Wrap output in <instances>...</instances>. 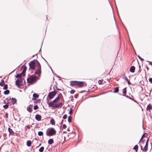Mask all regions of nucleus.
<instances>
[{
	"mask_svg": "<svg viewBox=\"0 0 152 152\" xmlns=\"http://www.w3.org/2000/svg\"><path fill=\"white\" fill-rule=\"evenodd\" d=\"M56 131L53 128H50L47 131L46 134L47 135L50 136L56 134Z\"/></svg>",
	"mask_w": 152,
	"mask_h": 152,
	"instance_id": "f257e3e1",
	"label": "nucleus"
},
{
	"mask_svg": "<svg viewBox=\"0 0 152 152\" xmlns=\"http://www.w3.org/2000/svg\"><path fill=\"white\" fill-rule=\"evenodd\" d=\"M127 81V82L129 84H130V81L129 80H128V81Z\"/></svg>",
	"mask_w": 152,
	"mask_h": 152,
	"instance_id": "09e8293b",
	"label": "nucleus"
},
{
	"mask_svg": "<svg viewBox=\"0 0 152 152\" xmlns=\"http://www.w3.org/2000/svg\"><path fill=\"white\" fill-rule=\"evenodd\" d=\"M34 110H36L38 108V107L37 105H35L34 106Z\"/></svg>",
	"mask_w": 152,
	"mask_h": 152,
	"instance_id": "f704fd0d",
	"label": "nucleus"
},
{
	"mask_svg": "<svg viewBox=\"0 0 152 152\" xmlns=\"http://www.w3.org/2000/svg\"><path fill=\"white\" fill-rule=\"evenodd\" d=\"M148 141H149V140L148 139L147 141H146V144H145V146H148Z\"/></svg>",
	"mask_w": 152,
	"mask_h": 152,
	"instance_id": "58836bf2",
	"label": "nucleus"
},
{
	"mask_svg": "<svg viewBox=\"0 0 152 152\" xmlns=\"http://www.w3.org/2000/svg\"><path fill=\"white\" fill-rule=\"evenodd\" d=\"M27 110L30 112H31V107H28L27 108Z\"/></svg>",
	"mask_w": 152,
	"mask_h": 152,
	"instance_id": "c756f323",
	"label": "nucleus"
},
{
	"mask_svg": "<svg viewBox=\"0 0 152 152\" xmlns=\"http://www.w3.org/2000/svg\"><path fill=\"white\" fill-rule=\"evenodd\" d=\"M54 89L56 90H57V88H58L57 87V86H55V87H54Z\"/></svg>",
	"mask_w": 152,
	"mask_h": 152,
	"instance_id": "49530a36",
	"label": "nucleus"
},
{
	"mask_svg": "<svg viewBox=\"0 0 152 152\" xmlns=\"http://www.w3.org/2000/svg\"><path fill=\"white\" fill-rule=\"evenodd\" d=\"M56 93L54 92H51L49 93L48 96L50 99H52L55 96Z\"/></svg>",
	"mask_w": 152,
	"mask_h": 152,
	"instance_id": "0eeeda50",
	"label": "nucleus"
},
{
	"mask_svg": "<svg viewBox=\"0 0 152 152\" xmlns=\"http://www.w3.org/2000/svg\"><path fill=\"white\" fill-rule=\"evenodd\" d=\"M8 106H9L7 104L5 105H4L3 106V107L4 108L6 109V108H7L8 107Z\"/></svg>",
	"mask_w": 152,
	"mask_h": 152,
	"instance_id": "473e14b6",
	"label": "nucleus"
},
{
	"mask_svg": "<svg viewBox=\"0 0 152 152\" xmlns=\"http://www.w3.org/2000/svg\"><path fill=\"white\" fill-rule=\"evenodd\" d=\"M39 95L36 94L34 93L33 94V97H34L36 98H38L39 97Z\"/></svg>",
	"mask_w": 152,
	"mask_h": 152,
	"instance_id": "cd10ccee",
	"label": "nucleus"
},
{
	"mask_svg": "<svg viewBox=\"0 0 152 152\" xmlns=\"http://www.w3.org/2000/svg\"><path fill=\"white\" fill-rule=\"evenodd\" d=\"M75 92V90H71V91H70V93L71 94H74Z\"/></svg>",
	"mask_w": 152,
	"mask_h": 152,
	"instance_id": "e433bc0d",
	"label": "nucleus"
},
{
	"mask_svg": "<svg viewBox=\"0 0 152 152\" xmlns=\"http://www.w3.org/2000/svg\"><path fill=\"white\" fill-rule=\"evenodd\" d=\"M148 147V146H147L145 145L144 148V149H143L142 147L141 146V149L142 150H143L144 151L146 152L147 150Z\"/></svg>",
	"mask_w": 152,
	"mask_h": 152,
	"instance_id": "2eb2a0df",
	"label": "nucleus"
},
{
	"mask_svg": "<svg viewBox=\"0 0 152 152\" xmlns=\"http://www.w3.org/2000/svg\"><path fill=\"white\" fill-rule=\"evenodd\" d=\"M132 100H134V99H132Z\"/></svg>",
	"mask_w": 152,
	"mask_h": 152,
	"instance_id": "5fc2aeb1",
	"label": "nucleus"
},
{
	"mask_svg": "<svg viewBox=\"0 0 152 152\" xmlns=\"http://www.w3.org/2000/svg\"><path fill=\"white\" fill-rule=\"evenodd\" d=\"M72 109H71L70 110H69V114H72Z\"/></svg>",
	"mask_w": 152,
	"mask_h": 152,
	"instance_id": "a19ab883",
	"label": "nucleus"
},
{
	"mask_svg": "<svg viewBox=\"0 0 152 152\" xmlns=\"http://www.w3.org/2000/svg\"><path fill=\"white\" fill-rule=\"evenodd\" d=\"M149 81L151 83H152V78H151L149 79Z\"/></svg>",
	"mask_w": 152,
	"mask_h": 152,
	"instance_id": "c03bdc74",
	"label": "nucleus"
},
{
	"mask_svg": "<svg viewBox=\"0 0 152 152\" xmlns=\"http://www.w3.org/2000/svg\"><path fill=\"white\" fill-rule=\"evenodd\" d=\"M48 142L49 144L51 145L53 143V140L52 139H50L48 140Z\"/></svg>",
	"mask_w": 152,
	"mask_h": 152,
	"instance_id": "a211bd4d",
	"label": "nucleus"
},
{
	"mask_svg": "<svg viewBox=\"0 0 152 152\" xmlns=\"http://www.w3.org/2000/svg\"><path fill=\"white\" fill-rule=\"evenodd\" d=\"M125 96L128 98L131 99V98L129 96H126H126Z\"/></svg>",
	"mask_w": 152,
	"mask_h": 152,
	"instance_id": "a18cd8bd",
	"label": "nucleus"
},
{
	"mask_svg": "<svg viewBox=\"0 0 152 152\" xmlns=\"http://www.w3.org/2000/svg\"><path fill=\"white\" fill-rule=\"evenodd\" d=\"M32 127V126L31 125H27L26 126V127L28 129H30L31 127Z\"/></svg>",
	"mask_w": 152,
	"mask_h": 152,
	"instance_id": "ea45409f",
	"label": "nucleus"
},
{
	"mask_svg": "<svg viewBox=\"0 0 152 152\" xmlns=\"http://www.w3.org/2000/svg\"><path fill=\"white\" fill-rule=\"evenodd\" d=\"M145 133L143 134V135L142 136L141 139L139 141V142H141V140H142V139H143L144 137H145Z\"/></svg>",
	"mask_w": 152,
	"mask_h": 152,
	"instance_id": "2f4dec72",
	"label": "nucleus"
},
{
	"mask_svg": "<svg viewBox=\"0 0 152 152\" xmlns=\"http://www.w3.org/2000/svg\"><path fill=\"white\" fill-rule=\"evenodd\" d=\"M123 78L124 80H126V81H128V79L126 76H125Z\"/></svg>",
	"mask_w": 152,
	"mask_h": 152,
	"instance_id": "c9c22d12",
	"label": "nucleus"
},
{
	"mask_svg": "<svg viewBox=\"0 0 152 152\" xmlns=\"http://www.w3.org/2000/svg\"><path fill=\"white\" fill-rule=\"evenodd\" d=\"M22 81L21 80L17 79L15 82L17 86H19L20 85V82Z\"/></svg>",
	"mask_w": 152,
	"mask_h": 152,
	"instance_id": "f8f14e48",
	"label": "nucleus"
},
{
	"mask_svg": "<svg viewBox=\"0 0 152 152\" xmlns=\"http://www.w3.org/2000/svg\"><path fill=\"white\" fill-rule=\"evenodd\" d=\"M71 119H72V117L71 116H69L68 117V121L69 123H70V122H71Z\"/></svg>",
	"mask_w": 152,
	"mask_h": 152,
	"instance_id": "7c9ffc66",
	"label": "nucleus"
},
{
	"mask_svg": "<svg viewBox=\"0 0 152 152\" xmlns=\"http://www.w3.org/2000/svg\"><path fill=\"white\" fill-rule=\"evenodd\" d=\"M11 100L13 104H15L16 102L17 101L15 99L13 98H12L11 99Z\"/></svg>",
	"mask_w": 152,
	"mask_h": 152,
	"instance_id": "6ab92c4d",
	"label": "nucleus"
},
{
	"mask_svg": "<svg viewBox=\"0 0 152 152\" xmlns=\"http://www.w3.org/2000/svg\"><path fill=\"white\" fill-rule=\"evenodd\" d=\"M50 123L52 125L55 124V121L53 119H52L50 121Z\"/></svg>",
	"mask_w": 152,
	"mask_h": 152,
	"instance_id": "393cba45",
	"label": "nucleus"
},
{
	"mask_svg": "<svg viewBox=\"0 0 152 152\" xmlns=\"http://www.w3.org/2000/svg\"><path fill=\"white\" fill-rule=\"evenodd\" d=\"M38 134L39 136H42L43 134V132L42 131H39L38 132Z\"/></svg>",
	"mask_w": 152,
	"mask_h": 152,
	"instance_id": "c85d7f7f",
	"label": "nucleus"
},
{
	"mask_svg": "<svg viewBox=\"0 0 152 152\" xmlns=\"http://www.w3.org/2000/svg\"><path fill=\"white\" fill-rule=\"evenodd\" d=\"M77 82L78 81H72L71 82L70 85L72 86H77Z\"/></svg>",
	"mask_w": 152,
	"mask_h": 152,
	"instance_id": "1a4fd4ad",
	"label": "nucleus"
},
{
	"mask_svg": "<svg viewBox=\"0 0 152 152\" xmlns=\"http://www.w3.org/2000/svg\"><path fill=\"white\" fill-rule=\"evenodd\" d=\"M29 65L30 66V67L34 70L35 69V62L34 61H31L30 63H29Z\"/></svg>",
	"mask_w": 152,
	"mask_h": 152,
	"instance_id": "39448f33",
	"label": "nucleus"
},
{
	"mask_svg": "<svg viewBox=\"0 0 152 152\" xmlns=\"http://www.w3.org/2000/svg\"><path fill=\"white\" fill-rule=\"evenodd\" d=\"M66 126L65 124H64L62 126V128L63 129H65L66 128Z\"/></svg>",
	"mask_w": 152,
	"mask_h": 152,
	"instance_id": "79ce46f5",
	"label": "nucleus"
},
{
	"mask_svg": "<svg viewBox=\"0 0 152 152\" xmlns=\"http://www.w3.org/2000/svg\"><path fill=\"white\" fill-rule=\"evenodd\" d=\"M10 93V91L9 90H6L4 91V93L5 95H8Z\"/></svg>",
	"mask_w": 152,
	"mask_h": 152,
	"instance_id": "4be33fe9",
	"label": "nucleus"
},
{
	"mask_svg": "<svg viewBox=\"0 0 152 152\" xmlns=\"http://www.w3.org/2000/svg\"><path fill=\"white\" fill-rule=\"evenodd\" d=\"M37 77L36 76L34 75H31L27 79V81L28 83L32 84L37 81Z\"/></svg>",
	"mask_w": 152,
	"mask_h": 152,
	"instance_id": "f03ea898",
	"label": "nucleus"
},
{
	"mask_svg": "<svg viewBox=\"0 0 152 152\" xmlns=\"http://www.w3.org/2000/svg\"><path fill=\"white\" fill-rule=\"evenodd\" d=\"M60 99V98L59 96H58V97L55 99L54 100H53V101L51 102L48 104V105L49 106H51V107H53L54 105H55L56 104H55L57 102H58L59 99Z\"/></svg>",
	"mask_w": 152,
	"mask_h": 152,
	"instance_id": "20e7f679",
	"label": "nucleus"
},
{
	"mask_svg": "<svg viewBox=\"0 0 152 152\" xmlns=\"http://www.w3.org/2000/svg\"><path fill=\"white\" fill-rule=\"evenodd\" d=\"M85 84V83L84 82L78 81L77 86H78L79 87L81 88Z\"/></svg>",
	"mask_w": 152,
	"mask_h": 152,
	"instance_id": "423d86ee",
	"label": "nucleus"
},
{
	"mask_svg": "<svg viewBox=\"0 0 152 152\" xmlns=\"http://www.w3.org/2000/svg\"><path fill=\"white\" fill-rule=\"evenodd\" d=\"M6 100H7V101H8V99H6L5 100V101H6Z\"/></svg>",
	"mask_w": 152,
	"mask_h": 152,
	"instance_id": "864d4df0",
	"label": "nucleus"
},
{
	"mask_svg": "<svg viewBox=\"0 0 152 152\" xmlns=\"http://www.w3.org/2000/svg\"><path fill=\"white\" fill-rule=\"evenodd\" d=\"M31 144V142L30 141L28 140L26 144L27 146H30Z\"/></svg>",
	"mask_w": 152,
	"mask_h": 152,
	"instance_id": "aec40b11",
	"label": "nucleus"
},
{
	"mask_svg": "<svg viewBox=\"0 0 152 152\" xmlns=\"http://www.w3.org/2000/svg\"><path fill=\"white\" fill-rule=\"evenodd\" d=\"M57 90H58V91H60L61 90V89H59V88H57Z\"/></svg>",
	"mask_w": 152,
	"mask_h": 152,
	"instance_id": "603ef678",
	"label": "nucleus"
},
{
	"mask_svg": "<svg viewBox=\"0 0 152 152\" xmlns=\"http://www.w3.org/2000/svg\"><path fill=\"white\" fill-rule=\"evenodd\" d=\"M62 104V103L61 102H59L58 104H56L55 105H53L54 106H53V107H56V108L58 107L59 106H60V105H61ZM52 105H53V104H52Z\"/></svg>",
	"mask_w": 152,
	"mask_h": 152,
	"instance_id": "9b49d317",
	"label": "nucleus"
},
{
	"mask_svg": "<svg viewBox=\"0 0 152 152\" xmlns=\"http://www.w3.org/2000/svg\"><path fill=\"white\" fill-rule=\"evenodd\" d=\"M22 75L21 74H21H17V75L16 76V77L17 78H19L20 80H21V78H22Z\"/></svg>",
	"mask_w": 152,
	"mask_h": 152,
	"instance_id": "dca6fc26",
	"label": "nucleus"
},
{
	"mask_svg": "<svg viewBox=\"0 0 152 152\" xmlns=\"http://www.w3.org/2000/svg\"><path fill=\"white\" fill-rule=\"evenodd\" d=\"M63 120H62L61 121V124L63 123Z\"/></svg>",
	"mask_w": 152,
	"mask_h": 152,
	"instance_id": "3c124183",
	"label": "nucleus"
},
{
	"mask_svg": "<svg viewBox=\"0 0 152 152\" xmlns=\"http://www.w3.org/2000/svg\"><path fill=\"white\" fill-rule=\"evenodd\" d=\"M118 91H119L118 88V87H115L114 88V92L115 93H117Z\"/></svg>",
	"mask_w": 152,
	"mask_h": 152,
	"instance_id": "b1692460",
	"label": "nucleus"
},
{
	"mask_svg": "<svg viewBox=\"0 0 152 152\" xmlns=\"http://www.w3.org/2000/svg\"><path fill=\"white\" fill-rule=\"evenodd\" d=\"M5 84V82L3 80H1V81L0 83V85L1 86H3Z\"/></svg>",
	"mask_w": 152,
	"mask_h": 152,
	"instance_id": "5701e85b",
	"label": "nucleus"
},
{
	"mask_svg": "<svg viewBox=\"0 0 152 152\" xmlns=\"http://www.w3.org/2000/svg\"><path fill=\"white\" fill-rule=\"evenodd\" d=\"M145 140H142V143H144L145 142Z\"/></svg>",
	"mask_w": 152,
	"mask_h": 152,
	"instance_id": "de8ad7c7",
	"label": "nucleus"
},
{
	"mask_svg": "<svg viewBox=\"0 0 152 152\" xmlns=\"http://www.w3.org/2000/svg\"><path fill=\"white\" fill-rule=\"evenodd\" d=\"M36 66L38 69L35 71V74L36 75H40L41 73V66L39 62L37 60Z\"/></svg>",
	"mask_w": 152,
	"mask_h": 152,
	"instance_id": "7ed1b4c3",
	"label": "nucleus"
},
{
	"mask_svg": "<svg viewBox=\"0 0 152 152\" xmlns=\"http://www.w3.org/2000/svg\"><path fill=\"white\" fill-rule=\"evenodd\" d=\"M44 148L43 147H41L39 149V151L40 152H42L44 151Z\"/></svg>",
	"mask_w": 152,
	"mask_h": 152,
	"instance_id": "bb28decb",
	"label": "nucleus"
},
{
	"mask_svg": "<svg viewBox=\"0 0 152 152\" xmlns=\"http://www.w3.org/2000/svg\"><path fill=\"white\" fill-rule=\"evenodd\" d=\"M135 69V68L134 66H132L130 68V71L131 72L133 73L134 72Z\"/></svg>",
	"mask_w": 152,
	"mask_h": 152,
	"instance_id": "9d476101",
	"label": "nucleus"
},
{
	"mask_svg": "<svg viewBox=\"0 0 152 152\" xmlns=\"http://www.w3.org/2000/svg\"><path fill=\"white\" fill-rule=\"evenodd\" d=\"M8 130L10 134H11L13 132L12 130L9 127L8 128Z\"/></svg>",
	"mask_w": 152,
	"mask_h": 152,
	"instance_id": "a878e982",
	"label": "nucleus"
},
{
	"mask_svg": "<svg viewBox=\"0 0 152 152\" xmlns=\"http://www.w3.org/2000/svg\"><path fill=\"white\" fill-rule=\"evenodd\" d=\"M138 57L139 58V59H140L142 61L144 60L143 59L141 58L140 56H138Z\"/></svg>",
	"mask_w": 152,
	"mask_h": 152,
	"instance_id": "37998d69",
	"label": "nucleus"
},
{
	"mask_svg": "<svg viewBox=\"0 0 152 152\" xmlns=\"http://www.w3.org/2000/svg\"><path fill=\"white\" fill-rule=\"evenodd\" d=\"M67 115H66V114H65L64 115V116H63V118H64V119H66L67 118Z\"/></svg>",
	"mask_w": 152,
	"mask_h": 152,
	"instance_id": "4c0bfd02",
	"label": "nucleus"
},
{
	"mask_svg": "<svg viewBox=\"0 0 152 152\" xmlns=\"http://www.w3.org/2000/svg\"><path fill=\"white\" fill-rule=\"evenodd\" d=\"M26 69H27V67H26V66H25L24 67V69L23 70V72H22V73H21V74L23 76H24L25 75V72H26Z\"/></svg>",
	"mask_w": 152,
	"mask_h": 152,
	"instance_id": "ddd939ff",
	"label": "nucleus"
},
{
	"mask_svg": "<svg viewBox=\"0 0 152 152\" xmlns=\"http://www.w3.org/2000/svg\"><path fill=\"white\" fill-rule=\"evenodd\" d=\"M151 65H152V64Z\"/></svg>",
	"mask_w": 152,
	"mask_h": 152,
	"instance_id": "6e6d98bb",
	"label": "nucleus"
},
{
	"mask_svg": "<svg viewBox=\"0 0 152 152\" xmlns=\"http://www.w3.org/2000/svg\"><path fill=\"white\" fill-rule=\"evenodd\" d=\"M35 118L37 120L39 121H41L42 117L40 115L37 114L35 115Z\"/></svg>",
	"mask_w": 152,
	"mask_h": 152,
	"instance_id": "6e6552de",
	"label": "nucleus"
},
{
	"mask_svg": "<svg viewBox=\"0 0 152 152\" xmlns=\"http://www.w3.org/2000/svg\"><path fill=\"white\" fill-rule=\"evenodd\" d=\"M8 88V86L7 84H6L4 85V87L3 89H6Z\"/></svg>",
	"mask_w": 152,
	"mask_h": 152,
	"instance_id": "72a5a7b5",
	"label": "nucleus"
},
{
	"mask_svg": "<svg viewBox=\"0 0 152 152\" xmlns=\"http://www.w3.org/2000/svg\"><path fill=\"white\" fill-rule=\"evenodd\" d=\"M126 88H124L122 90V92L123 93V96H126Z\"/></svg>",
	"mask_w": 152,
	"mask_h": 152,
	"instance_id": "f3484780",
	"label": "nucleus"
},
{
	"mask_svg": "<svg viewBox=\"0 0 152 152\" xmlns=\"http://www.w3.org/2000/svg\"><path fill=\"white\" fill-rule=\"evenodd\" d=\"M6 116L7 117V118H8V114L7 113H6Z\"/></svg>",
	"mask_w": 152,
	"mask_h": 152,
	"instance_id": "8fccbe9b",
	"label": "nucleus"
},
{
	"mask_svg": "<svg viewBox=\"0 0 152 152\" xmlns=\"http://www.w3.org/2000/svg\"><path fill=\"white\" fill-rule=\"evenodd\" d=\"M152 109V105L149 104L147 106L146 109L147 110H149Z\"/></svg>",
	"mask_w": 152,
	"mask_h": 152,
	"instance_id": "4468645a",
	"label": "nucleus"
},
{
	"mask_svg": "<svg viewBox=\"0 0 152 152\" xmlns=\"http://www.w3.org/2000/svg\"><path fill=\"white\" fill-rule=\"evenodd\" d=\"M138 146L137 145H136L134 147L133 149H134L136 152H137L138 149Z\"/></svg>",
	"mask_w": 152,
	"mask_h": 152,
	"instance_id": "412c9836",
	"label": "nucleus"
}]
</instances>
